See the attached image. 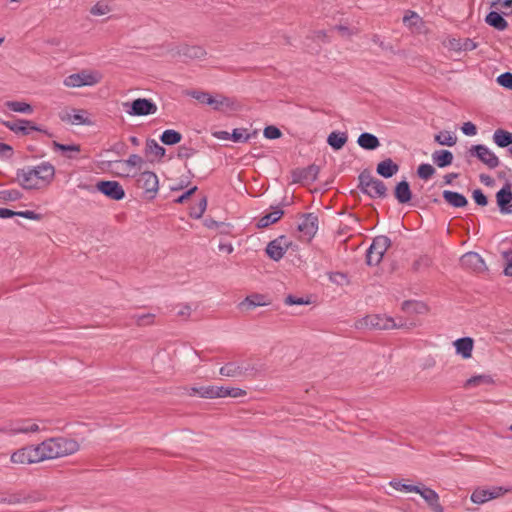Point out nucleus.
Returning a JSON list of instances; mask_svg holds the SVG:
<instances>
[{
    "instance_id": "f257e3e1",
    "label": "nucleus",
    "mask_w": 512,
    "mask_h": 512,
    "mask_svg": "<svg viewBox=\"0 0 512 512\" xmlns=\"http://www.w3.org/2000/svg\"><path fill=\"white\" fill-rule=\"evenodd\" d=\"M55 172V167L44 161L17 170L16 182L25 190H44L52 184Z\"/></svg>"
},
{
    "instance_id": "f03ea898",
    "label": "nucleus",
    "mask_w": 512,
    "mask_h": 512,
    "mask_svg": "<svg viewBox=\"0 0 512 512\" xmlns=\"http://www.w3.org/2000/svg\"><path fill=\"white\" fill-rule=\"evenodd\" d=\"M41 460H50L72 455L79 451V443L71 438L52 437L38 444Z\"/></svg>"
},
{
    "instance_id": "7ed1b4c3",
    "label": "nucleus",
    "mask_w": 512,
    "mask_h": 512,
    "mask_svg": "<svg viewBox=\"0 0 512 512\" xmlns=\"http://www.w3.org/2000/svg\"><path fill=\"white\" fill-rule=\"evenodd\" d=\"M103 74L96 69H82L63 79L66 88L93 87L101 83Z\"/></svg>"
},
{
    "instance_id": "20e7f679",
    "label": "nucleus",
    "mask_w": 512,
    "mask_h": 512,
    "mask_svg": "<svg viewBox=\"0 0 512 512\" xmlns=\"http://www.w3.org/2000/svg\"><path fill=\"white\" fill-rule=\"evenodd\" d=\"M122 107L129 116L133 117L153 115L158 110L156 103L147 98H137L132 102H124Z\"/></svg>"
},
{
    "instance_id": "39448f33",
    "label": "nucleus",
    "mask_w": 512,
    "mask_h": 512,
    "mask_svg": "<svg viewBox=\"0 0 512 512\" xmlns=\"http://www.w3.org/2000/svg\"><path fill=\"white\" fill-rule=\"evenodd\" d=\"M511 491L512 489L504 488L501 486L477 487L471 493L470 500L474 504L482 505L490 500L502 497L503 495Z\"/></svg>"
},
{
    "instance_id": "423d86ee",
    "label": "nucleus",
    "mask_w": 512,
    "mask_h": 512,
    "mask_svg": "<svg viewBox=\"0 0 512 512\" xmlns=\"http://www.w3.org/2000/svg\"><path fill=\"white\" fill-rule=\"evenodd\" d=\"M359 187L361 191L372 198H381L386 195L385 184L370 174L362 173L359 176Z\"/></svg>"
},
{
    "instance_id": "0eeeda50",
    "label": "nucleus",
    "mask_w": 512,
    "mask_h": 512,
    "mask_svg": "<svg viewBox=\"0 0 512 512\" xmlns=\"http://www.w3.org/2000/svg\"><path fill=\"white\" fill-rule=\"evenodd\" d=\"M190 95L201 104L211 106L214 110H227L233 108V101L221 95H212L203 91H193Z\"/></svg>"
},
{
    "instance_id": "6e6552de",
    "label": "nucleus",
    "mask_w": 512,
    "mask_h": 512,
    "mask_svg": "<svg viewBox=\"0 0 512 512\" xmlns=\"http://www.w3.org/2000/svg\"><path fill=\"white\" fill-rule=\"evenodd\" d=\"M391 245V241L387 236L380 235L374 238L370 245L366 259L368 265H377L381 262L385 252Z\"/></svg>"
},
{
    "instance_id": "1a4fd4ad",
    "label": "nucleus",
    "mask_w": 512,
    "mask_h": 512,
    "mask_svg": "<svg viewBox=\"0 0 512 512\" xmlns=\"http://www.w3.org/2000/svg\"><path fill=\"white\" fill-rule=\"evenodd\" d=\"M10 460L12 463L19 465L42 462L38 445H31L16 450L12 453Z\"/></svg>"
},
{
    "instance_id": "9d476101",
    "label": "nucleus",
    "mask_w": 512,
    "mask_h": 512,
    "mask_svg": "<svg viewBox=\"0 0 512 512\" xmlns=\"http://www.w3.org/2000/svg\"><path fill=\"white\" fill-rule=\"evenodd\" d=\"M62 122L70 125H92L89 113L84 109H69L59 113Z\"/></svg>"
},
{
    "instance_id": "9b49d317",
    "label": "nucleus",
    "mask_w": 512,
    "mask_h": 512,
    "mask_svg": "<svg viewBox=\"0 0 512 512\" xmlns=\"http://www.w3.org/2000/svg\"><path fill=\"white\" fill-rule=\"evenodd\" d=\"M470 154L475 155L483 164L490 169H495L499 166L500 161L496 154L487 146L478 144L470 148Z\"/></svg>"
},
{
    "instance_id": "f8f14e48",
    "label": "nucleus",
    "mask_w": 512,
    "mask_h": 512,
    "mask_svg": "<svg viewBox=\"0 0 512 512\" xmlns=\"http://www.w3.org/2000/svg\"><path fill=\"white\" fill-rule=\"evenodd\" d=\"M318 230V218L313 213L301 216L298 222V231L301 238L309 241L311 240Z\"/></svg>"
},
{
    "instance_id": "ddd939ff",
    "label": "nucleus",
    "mask_w": 512,
    "mask_h": 512,
    "mask_svg": "<svg viewBox=\"0 0 512 512\" xmlns=\"http://www.w3.org/2000/svg\"><path fill=\"white\" fill-rule=\"evenodd\" d=\"M413 493L419 494L433 512H444V508L440 504V497L435 490L421 484L416 485Z\"/></svg>"
},
{
    "instance_id": "4468645a",
    "label": "nucleus",
    "mask_w": 512,
    "mask_h": 512,
    "mask_svg": "<svg viewBox=\"0 0 512 512\" xmlns=\"http://www.w3.org/2000/svg\"><path fill=\"white\" fill-rule=\"evenodd\" d=\"M359 327H365L369 329H379V330H388L396 327V324L393 319L381 316V315H368L364 317L360 323Z\"/></svg>"
},
{
    "instance_id": "2eb2a0df",
    "label": "nucleus",
    "mask_w": 512,
    "mask_h": 512,
    "mask_svg": "<svg viewBox=\"0 0 512 512\" xmlns=\"http://www.w3.org/2000/svg\"><path fill=\"white\" fill-rule=\"evenodd\" d=\"M290 246L291 241L285 236H280L268 243L266 253L274 261H279L283 258Z\"/></svg>"
},
{
    "instance_id": "dca6fc26",
    "label": "nucleus",
    "mask_w": 512,
    "mask_h": 512,
    "mask_svg": "<svg viewBox=\"0 0 512 512\" xmlns=\"http://www.w3.org/2000/svg\"><path fill=\"white\" fill-rule=\"evenodd\" d=\"M137 183L150 198H153L159 189V180L157 175L151 171H144L139 174Z\"/></svg>"
},
{
    "instance_id": "f3484780",
    "label": "nucleus",
    "mask_w": 512,
    "mask_h": 512,
    "mask_svg": "<svg viewBox=\"0 0 512 512\" xmlns=\"http://www.w3.org/2000/svg\"><path fill=\"white\" fill-rule=\"evenodd\" d=\"M99 192L112 200H122L125 197V191L117 181H99L96 184Z\"/></svg>"
},
{
    "instance_id": "a211bd4d",
    "label": "nucleus",
    "mask_w": 512,
    "mask_h": 512,
    "mask_svg": "<svg viewBox=\"0 0 512 512\" xmlns=\"http://www.w3.org/2000/svg\"><path fill=\"white\" fill-rule=\"evenodd\" d=\"M461 265L473 272H483L486 269V265L482 257L475 252H469L464 254L460 259Z\"/></svg>"
},
{
    "instance_id": "6ab92c4d",
    "label": "nucleus",
    "mask_w": 512,
    "mask_h": 512,
    "mask_svg": "<svg viewBox=\"0 0 512 512\" xmlns=\"http://www.w3.org/2000/svg\"><path fill=\"white\" fill-rule=\"evenodd\" d=\"M3 125L10 131L18 134L28 135L30 131H40L41 129L36 126L33 122L25 119H19L17 121H3Z\"/></svg>"
},
{
    "instance_id": "aec40b11",
    "label": "nucleus",
    "mask_w": 512,
    "mask_h": 512,
    "mask_svg": "<svg viewBox=\"0 0 512 512\" xmlns=\"http://www.w3.org/2000/svg\"><path fill=\"white\" fill-rule=\"evenodd\" d=\"M1 432H5L11 435L19 433H34L39 431V426L36 423H32L28 420L11 423L8 426L0 429Z\"/></svg>"
},
{
    "instance_id": "412c9836",
    "label": "nucleus",
    "mask_w": 512,
    "mask_h": 512,
    "mask_svg": "<svg viewBox=\"0 0 512 512\" xmlns=\"http://www.w3.org/2000/svg\"><path fill=\"white\" fill-rule=\"evenodd\" d=\"M496 201L502 214H510L512 191L509 185H505L496 193Z\"/></svg>"
},
{
    "instance_id": "4be33fe9",
    "label": "nucleus",
    "mask_w": 512,
    "mask_h": 512,
    "mask_svg": "<svg viewBox=\"0 0 512 512\" xmlns=\"http://www.w3.org/2000/svg\"><path fill=\"white\" fill-rule=\"evenodd\" d=\"M455 352L463 359H469L472 357L474 348V340L471 337H463L453 342Z\"/></svg>"
},
{
    "instance_id": "5701e85b",
    "label": "nucleus",
    "mask_w": 512,
    "mask_h": 512,
    "mask_svg": "<svg viewBox=\"0 0 512 512\" xmlns=\"http://www.w3.org/2000/svg\"><path fill=\"white\" fill-rule=\"evenodd\" d=\"M247 369L236 362H230L222 366L219 370L220 375L229 378H242L246 375Z\"/></svg>"
},
{
    "instance_id": "b1692460",
    "label": "nucleus",
    "mask_w": 512,
    "mask_h": 512,
    "mask_svg": "<svg viewBox=\"0 0 512 512\" xmlns=\"http://www.w3.org/2000/svg\"><path fill=\"white\" fill-rule=\"evenodd\" d=\"M247 392L238 387H224L214 386L213 399L214 398H240L246 396Z\"/></svg>"
},
{
    "instance_id": "393cba45",
    "label": "nucleus",
    "mask_w": 512,
    "mask_h": 512,
    "mask_svg": "<svg viewBox=\"0 0 512 512\" xmlns=\"http://www.w3.org/2000/svg\"><path fill=\"white\" fill-rule=\"evenodd\" d=\"M494 384V379L489 374H478L473 375L470 378H468L464 384L463 388L465 389H473L480 386H487Z\"/></svg>"
},
{
    "instance_id": "a878e982",
    "label": "nucleus",
    "mask_w": 512,
    "mask_h": 512,
    "mask_svg": "<svg viewBox=\"0 0 512 512\" xmlns=\"http://www.w3.org/2000/svg\"><path fill=\"white\" fill-rule=\"evenodd\" d=\"M188 396H199L201 398L213 399L214 385L209 386H187L183 388Z\"/></svg>"
},
{
    "instance_id": "bb28decb",
    "label": "nucleus",
    "mask_w": 512,
    "mask_h": 512,
    "mask_svg": "<svg viewBox=\"0 0 512 512\" xmlns=\"http://www.w3.org/2000/svg\"><path fill=\"white\" fill-rule=\"evenodd\" d=\"M3 107L9 111L30 115L34 112L33 107L25 101L9 100L3 104Z\"/></svg>"
},
{
    "instance_id": "cd10ccee",
    "label": "nucleus",
    "mask_w": 512,
    "mask_h": 512,
    "mask_svg": "<svg viewBox=\"0 0 512 512\" xmlns=\"http://www.w3.org/2000/svg\"><path fill=\"white\" fill-rule=\"evenodd\" d=\"M282 215H283V210L280 209L279 207H276L271 212H269L266 215L262 216L258 220L257 226L259 228H266V227L270 226L271 224H274L278 220H280Z\"/></svg>"
},
{
    "instance_id": "c85d7f7f",
    "label": "nucleus",
    "mask_w": 512,
    "mask_h": 512,
    "mask_svg": "<svg viewBox=\"0 0 512 512\" xmlns=\"http://www.w3.org/2000/svg\"><path fill=\"white\" fill-rule=\"evenodd\" d=\"M358 145L366 150H375L380 146L378 138L371 133H362L357 139Z\"/></svg>"
},
{
    "instance_id": "c756f323",
    "label": "nucleus",
    "mask_w": 512,
    "mask_h": 512,
    "mask_svg": "<svg viewBox=\"0 0 512 512\" xmlns=\"http://www.w3.org/2000/svg\"><path fill=\"white\" fill-rule=\"evenodd\" d=\"M443 198L448 204L456 208H461L467 205V199L465 196L458 192L445 190L443 191Z\"/></svg>"
},
{
    "instance_id": "7c9ffc66",
    "label": "nucleus",
    "mask_w": 512,
    "mask_h": 512,
    "mask_svg": "<svg viewBox=\"0 0 512 512\" xmlns=\"http://www.w3.org/2000/svg\"><path fill=\"white\" fill-rule=\"evenodd\" d=\"M403 23L415 32H420L423 27L422 18L414 11H407L403 17Z\"/></svg>"
},
{
    "instance_id": "2f4dec72",
    "label": "nucleus",
    "mask_w": 512,
    "mask_h": 512,
    "mask_svg": "<svg viewBox=\"0 0 512 512\" xmlns=\"http://www.w3.org/2000/svg\"><path fill=\"white\" fill-rule=\"evenodd\" d=\"M398 165L391 159H386L377 165V173L385 178H390L398 172Z\"/></svg>"
},
{
    "instance_id": "473e14b6",
    "label": "nucleus",
    "mask_w": 512,
    "mask_h": 512,
    "mask_svg": "<svg viewBox=\"0 0 512 512\" xmlns=\"http://www.w3.org/2000/svg\"><path fill=\"white\" fill-rule=\"evenodd\" d=\"M145 152L147 156L153 157V160H160L165 155L164 147L159 145L154 139L147 140Z\"/></svg>"
},
{
    "instance_id": "72a5a7b5",
    "label": "nucleus",
    "mask_w": 512,
    "mask_h": 512,
    "mask_svg": "<svg viewBox=\"0 0 512 512\" xmlns=\"http://www.w3.org/2000/svg\"><path fill=\"white\" fill-rule=\"evenodd\" d=\"M433 162L440 168L449 166L453 161V154L448 150H437L432 154Z\"/></svg>"
},
{
    "instance_id": "f704fd0d",
    "label": "nucleus",
    "mask_w": 512,
    "mask_h": 512,
    "mask_svg": "<svg viewBox=\"0 0 512 512\" xmlns=\"http://www.w3.org/2000/svg\"><path fill=\"white\" fill-rule=\"evenodd\" d=\"M492 139L498 147H508L512 144V132L504 129H497L495 130Z\"/></svg>"
},
{
    "instance_id": "c9c22d12",
    "label": "nucleus",
    "mask_w": 512,
    "mask_h": 512,
    "mask_svg": "<svg viewBox=\"0 0 512 512\" xmlns=\"http://www.w3.org/2000/svg\"><path fill=\"white\" fill-rule=\"evenodd\" d=\"M268 305L266 297L261 294H252L247 296L240 304V307H246L248 309Z\"/></svg>"
},
{
    "instance_id": "e433bc0d",
    "label": "nucleus",
    "mask_w": 512,
    "mask_h": 512,
    "mask_svg": "<svg viewBox=\"0 0 512 512\" xmlns=\"http://www.w3.org/2000/svg\"><path fill=\"white\" fill-rule=\"evenodd\" d=\"M395 197L400 203H407L411 200V191L408 182L401 181L397 184Z\"/></svg>"
},
{
    "instance_id": "4c0bfd02",
    "label": "nucleus",
    "mask_w": 512,
    "mask_h": 512,
    "mask_svg": "<svg viewBox=\"0 0 512 512\" xmlns=\"http://www.w3.org/2000/svg\"><path fill=\"white\" fill-rule=\"evenodd\" d=\"M486 22L490 26H492L500 31L505 30L508 26L507 21L498 12H495V11H491L486 16Z\"/></svg>"
},
{
    "instance_id": "58836bf2",
    "label": "nucleus",
    "mask_w": 512,
    "mask_h": 512,
    "mask_svg": "<svg viewBox=\"0 0 512 512\" xmlns=\"http://www.w3.org/2000/svg\"><path fill=\"white\" fill-rule=\"evenodd\" d=\"M115 164L119 168H129L131 170V168L135 167L141 168L142 165L144 164V160L141 156L137 154H132L128 157V159L116 161Z\"/></svg>"
},
{
    "instance_id": "ea45409f",
    "label": "nucleus",
    "mask_w": 512,
    "mask_h": 512,
    "mask_svg": "<svg viewBox=\"0 0 512 512\" xmlns=\"http://www.w3.org/2000/svg\"><path fill=\"white\" fill-rule=\"evenodd\" d=\"M328 144L336 149H341L347 142V135L342 132H332L327 139Z\"/></svg>"
},
{
    "instance_id": "a19ab883",
    "label": "nucleus",
    "mask_w": 512,
    "mask_h": 512,
    "mask_svg": "<svg viewBox=\"0 0 512 512\" xmlns=\"http://www.w3.org/2000/svg\"><path fill=\"white\" fill-rule=\"evenodd\" d=\"M182 54L191 59H202L206 56V50L201 46H185L182 48Z\"/></svg>"
},
{
    "instance_id": "79ce46f5",
    "label": "nucleus",
    "mask_w": 512,
    "mask_h": 512,
    "mask_svg": "<svg viewBox=\"0 0 512 512\" xmlns=\"http://www.w3.org/2000/svg\"><path fill=\"white\" fill-rule=\"evenodd\" d=\"M181 139L182 135L172 129L165 130L160 137L161 142L166 145H175L179 143Z\"/></svg>"
},
{
    "instance_id": "37998d69",
    "label": "nucleus",
    "mask_w": 512,
    "mask_h": 512,
    "mask_svg": "<svg viewBox=\"0 0 512 512\" xmlns=\"http://www.w3.org/2000/svg\"><path fill=\"white\" fill-rule=\"evenodd\" d=\"M113 10L112 5L109 1H99L91 9L90 13L94 16H104Z\"/></svg>"
},
{
    "instance_id": "c03bdc74",
    "label": "nucleus",
    "mask_w": 512,
    "mask_h": 512,
    "mask_svg": "<svg viewBox=\"0 0 512 512\" xmlns=\"http://www.w3.org/2000/svg\"><path fill=\"white\" fill-rule=\"evenodd\" d=\"M435 141L440 145L454 146L457 142V137L448 131H442L435 136Z\"/></svg>"
},
{
    "instance_id": "a18cd8bd",
    "label": "nucleus",
    "mask_w": 512,
    "mask_h": 512,
    "mask_svg": "<svg viewBox=\"0 0 512 512\" xmlns=\"http://www.w3.org/2000/svg\"><path fill=\"white\" fill-rule=\"evenodd\" d=\"M389 485L394 488L395 490L406 492V493H413L415 490L416 485L411 484H405L402 480L393 479L389 482Z\"/></svg>"
},
{
    "instance_id": "49530a36",
    "label": "nucleus",
    "mask_w": 512,
    "mask_h": 512,
    "mask_svg": "<svg viewBox=\"0 0 512 512\" xmlns=\"http://www.w3.org/2000/svg\"><path fill=\"white\" fill-rule=\"evenodd\" d=\"M53 146H54V148L56 150L61 151V152L65 153V154H67V156L69 158L73 157L70 153H78V152H80V145H77V144L64 145V144H60L58 142H54Z\"/></svg>"
},
{
    "instance_id": "de8ad7c7",
    "label": "nucleus",
    "mask_w": 512,
    "mask_h": 512,
    "mask_svg": "<svg viewBox=\"0 0 512 512\" xmlns=\"http://www.w3.org/2000/svg\"><path fill=\"white\" fill-rule=\"evenodd\" d=\"M132 319L140 326L150 325L153 323L154 315L151 313H135Z\"/></svg>"
},
{
    "instance_id": "09e8293b",
    "label": "nucleus",
    "mask_w": 512,
    "mask_h": 512,
    "mask_svg": "<svg viewBox=\"0 0 512 512\" xmlns=\"http://www.w3.org/2000/svg\"><path fill=\"white\" fill-rule=\"evenodd\" d=\"M435 173V169L430 164H421L417 169V174L421 179L428 180Z\"/></svg>"
},
{
    "instance_id": "8fccbe9b",
    "label": "nucleus",
    "mask_w": 512,
    "mask_h": 512,
    "mask_svg": "<svg viewBox=\"0 0 512 512\" xmlns=\"http://www.w3.org/2000/svg\"><path fill=\"white\" fill-rule=\"evenodd\" d=\"M207 208L206 198H202L197 207L191 209L190 215L196 219L201 218Z\"/></svg>"
},
{
    "instance_id": "3c124183",
    "label": "nucleus",
    "mask_w": 512,
    "mask_h": 512,
    "mask_svg": "<svg viewBox=\"0 0 512 512\" xmlns=\"http://www.w3.org/2000/svg\"><path fill=\"white\" fill-rule=\"evenodd\" d=\"M497 83L507 89H512V73L505 72L497 77Z\"/></svg>"
},
{
    "instance_id": "603ef678",
    "label": "nucleus",
    "mask_w": 512,
    "mask_h": 512,
    "mask_svg": "<svg viewBox=\"0 0 512 512\" xmlns=\"http://www.w3.org/2000/svg\"><path fill=\"white\" fill-rule=\"evenodd\" d=\"M264 137L267 139H278L282 136L279 128L276 126H267L263 131Z\"/></svg>"
},
{
    "instance_id": "864d4df0",
    "label": "nucleus",
    "mask_w": 512,
    "mask_h": 512,
    "mask_svg": "<svg viewBox=\"0 0 512 512\" xmlns=\"http://www.w3.org/2000/svg\"><path fill=\"white\" fill-rule=\"evenodd\" d=\"M0 194L1 198L6 201H17L21 198V193L18 190H5Z\"/></svg>"
},
{
    "instance_id": "5fc2aeb1",
    "label": "nucleus",
    "mask_w": 512,
    "mask_h": 512,
    "mask_svg": "<svg viewBox=\"0 0 512 512\" xmlns=\"http://www.w3.org/2000/svg\"><path fill=\"white\" fill-rule=\"evenodd\" d=\"M249 135L246 134V129H234L231 134V140L234 142L248 141Z\"/></svg>"
},
{
    "instance_id": "6e6d98bb",
    "label": "nucleus",
    "mask_w": 512,
    "mask_h": 512,
    "mask_svg": "<svg viewBox=\"0 0 512 512\" xmlns=\"http://www.w3.org/2000/svg\"><path fill=\"white\" fill-rule=\"evenodd\" d=\"M17 216L34 221H40L43 218L42 214L31 210L18 211Z\"/></svg>"
},
{
    "instance_id": "4d7b16f0",
    "label": "nucleus",
    "mask_w": 512,
    "mask_h": 512,
    "mask_svg": "<svg viewBox=\"0 0 512 512\" xmlns=\"http://www.w3.org/2000/svg\"><path fill=\"white\" fill-rule=\"evenodd\" d=\"M13 156V148L6 144L0 142V158L4 160H9Z\"/></svg>"
},
{
    "instance_id": "13d9d810",
    "label": "nucleus",
    "mask_w": 512,
    "mask_h": 512,
    "mask_svg": "<svg viewBox=\"0 0 512 512\" xmlns=\"http://www.w3.org/2000/svg\"><path fill=\"white\" fill-rule=\"evenodd\" d=\"M473 199L480 206L487 205V197L484 195V193L480 189L474 190Z\"/></svg>"
},
{
    "instance_id": "bf43d9fd",
    "label": "nucleus",
    "mask_w": 512,
    "mask_h": 512,
    "mask_svg": "<svg viewBox=\"0 0 512 512\" xmlns=\"http://www.w3.org/2000/svg\"><path fill=\"white\" fill-rule=\"evenodd\" d=\"M461 130L467 136H474L477 133V128L472 122H465L462 125Z\"/></svg>"
},
{
    "instance_id": "052dcab7",
    "label": "nucleus",
    "mask_w": 512,
    "mask_h": 512,
    "mask_svg": "<svg viewBox=\"0 0 512 512\" xmlns=\"http://www.w3.org/2000/svg\"><path fill=\"white\" fill-rule=\"evenodd\" d=\"M308 303H309L308 300H304L303 298H298V297H295L292 295H289L285 299V304H287V305H304V304H308Z\"/></svg>"
},
{
    "instance_id": "680f3d73",
    "label": "nucleus",
    "mask_w": 512,
    "mask_h": 512,
    "mask_svg": "<svg viewBox=\"0 0 512 512\" xmlns=\"http://www.w3.org/2000/svg\"><path fill=\"white\" fill-rule=\"evenodd\" d=\"M461 44L462 51H472L477 48V44L469 38L463 39Z\"/></svg>"
},
{
    "instance_id": "e2e57ef3",
    "label": "nucleus",
    "mask_w": 512,
    "mask_h": 512,
    "mask_svg": "<svg viewBox=\"0 0 512 512\" xmlns=\"http://www.w3.org/2000/svg\"><path fill=\"white\" fill-rule=\"evenodd\" d=\"M17 214H18V211H13L8 208H0V218H2V219L17 216Z\"/></svg>"
},
{
    "instance_id": "0e129e2a",
    "label": "nucleus",
    "mask_w": 512,
    "mask_h": 512,
    "mask_svg": "<svg viewBox=\"0 0 512 512\" xmlns=\"http://www.w3.org/2000/svg\"><path fill=\"white\" fill-rule=\"evenodd\" d=\"M197 190V187L194 186L188 191H186L184 194L179 196L175 201L176 203H183L185 200H187L195 191Z\"/></svg>"
},
{
    "instance_id": "69168bd1",
    "label": "nucleus",
    "mask_w": 512,
    "mask_h": 512,
    "mask_svg": "<svg viewBox=\"0 0 512 512\" xmlns=\"http://www.w3.org/2000/svg\"><path fill=\"white\" fill-rule=\"evenodd\" d=\"M115 165V173L118 175V176H121V177H130V176H134V174L131 173V170L129 168H119L116 164Z\"/></svg>"
},
{
    "instance_id": "338daca9",
    "label": "nucleus",
    "mask_w": 512,
    "mask_h": 512,
    "mask_svg": "<svg viewBox=\"0 0 512 512\" xmlns=\"http://www.w3.org/2000/svg\"><path fill=\"white\" fill-rule=\"evenodd\" d=\"M212 135L220 140H231V134L227 131H215Z\"/></svg>"
},
{
    "instance_id": "774afa93",
    "label": "nucleus",
    "mask_w": 512,
    "mask_h": 512,
    "mask_svg": "<svg viewBox=\"0 0 512 512\" xmlns=\"http://www.w3.org/2000/svg\"><path fill=\"white\" fill-rule=\"evenodd\" d=\"M462 40L461 39H452L449 42V46L451 49L456 51H462Z\"/></svg>"
}]
</instances>
